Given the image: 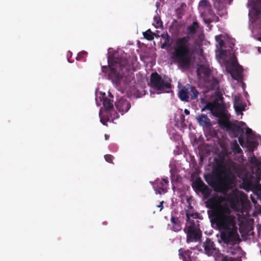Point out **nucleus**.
<instances>
[{
	"mask_svg": "<svg viewBox=\"0 0 261 261\" xmlns=\"http://www.w3.org/2000/svg\"><path fill=\"white\" fill-rule=\"evenodd\" d=\"M242 103L241 96L240 95H235L233 99V106Z\"/></svg>",
	"mask_w": 261,
	"mask_h": 261,
	"instance_id": "nucleus-32",
	"label": "nucleus"
},
{
	"mask_svg": "<svg viewBox=\"0 0 261 261\" xmlns=\"http://www.w3.org/2000/svg\"><path fill=\"white\" fill-rule=\"evenodd\" d=\"M199 221H192L187 225L184 231L187 234V243L198 242L201 240L202 231L199 228Z\"/></svg>",
	"mask_w": 261,
	"mask_h": 261,
	"instance_id": "nucleus-8",
	"label": "nucleus"
},
{
	"mask_svg": "<svg viewBox=\"0 0 261 261\" xmlns=\"http://www.w3.org/2000/svg\"><path fill=\"white\" fill-rule=\"evenodd\" d=\"M228 198L230 202L233 204H236L239 202V191L237 190L232 191L228 195Z\"/></svg>",
	"mask_w": 261,
	"mask_h": 261,
	"instance_id": "nucleus-20",
	"label": "nucleus"
},
{
	"mask_svg": "<svg viewBox=\"0 0 261 261\" xmlns=\"http://www.w3.org/2000/svg\"><path fill=\"white\" fill-rule=\"evenodd\" d=\"M258 50L259 53H261V47H258Z\"/></svg>",
	"mask_w": 261,
	"mask_h": 261,
	"instance_id": "nucleus-43",
	"label": "nucleus"
},
{
	"mask_svg": "<svg viewBox=\"0 0 261 261\" xmlns=\"http://www.w3.org/2000/svg\"><path fill=\"white\" fill-rule=\"evenodd\" d=\"M171 82V79L168 76H164L163 77L158 73L154 72L150 75L149 85L158 91V93H169L172 88Z\"/></svg>",
	"mask_w": 261,
	"mask_h": 261,
	"instance_id": "nucleus-6",
	"label": "nucleus"
},
{
	"mask_svg": "<svg viewBox=\"0 0 261 261\" xmlns=\"http://www.w3.org/2000/svg\"><path fill=\"white\" fill-rule=\"evenodd\" d=\"M222 198L215 196L207 199L206 207L211 209L209 214L211 222L215 224L221 232V239L225 244L234 243L239 239L236 218L231 215V210L225 204H222Z\"/></svg>",
	"mask_w": 261,
	"mask_h": 261,
	"instance_id": "nucleus-1",
	"label": "nucleus"
},
{
	"mask_svg": "<svg viewBox=\"0 0 261 261\" xmlns=\"http://www.w3.org/2000/svg\"><path fill=\"white\" fill-rule=\"evenodd\" d=\"M218 124L222 128H225L231 138L239 137V141L241 145L243 142V135L244 129L240 125L232 123L224 117L220 118L218 120Z\"/></svg>",
	"mask_w": 261,
	"mask_h": 261,
	"instance_id": "nucleus-7",
	"label": "nucleus"
},
{
	"mask_svg": "<svg viewBox=\"0 0 261 261\" xmlns=\"http://www.w3.org/2000/svg\"><path fill=\"white\" fill-rule=\"evenodd\" d=\"M109 96L111 97V98H113V95H112V94L110 92H109Z\"/></svg>",
	"mask_w": 261,
	"mask_h": 261,
	"instance_id": "nucleus-42",
	"label": "nucleus"
},
{
	"mask_svg": "<svg viewBox=\"0 0 261 261\" xmlns=\"http://www.w3.org/2000/svg\"><path fill=\"white\" fill-rule=\"evenodd\" d=\"M246 134L248 137H249L252 135V130L251 128L247 127L246 130Z\"/></svg>",
	"mask_w": 261,
	"mask_h": 261,
	"instance_id": "nucleus-38",
	"label": "nucleus"
},
{
	"mask_svg": "<svg viewBox=\"0 0 261 261\" xmlns=\"http://www.w3.org/2000/svg\"><path fill=\"white\" fill-rule=\"evenodd\" d=\"M169 181L167 178H163L162 180H156L154 186L156 190L159 194H162L167 192Z\"/></svg>",
	"mask_w": 261,
	"mask_h": 261,
	"instance_id": "nucleus-13",
	"label": "nucleus"
},
{
	"mask_svg": "<svg viewBox=\"0 0 261 261\" xmlns=\"http://www.w3.org/2000/svg\"><path fill=\"white\" fill-rule=\"evenodd\" d=\"M238 177L242 179V184L241 187L247 192L251 190L253 187L252 180L253 178L252 175L250 174L247 171H244L240 173H238Z\"/></svg>",
	"mask_w": 261,
	"mask_h": 261,
	"instance_id": "nucleus-9",
	"label": "nucleus"
},
{
	"mask_svg": "<svg viewBox=\"0 0 261 261\" xmlns=\"http://www.w3.org/2000/svg\"><path fill=\"white\" fill-rule=\"evenodd\" d=\"M199 8L200 11H202V15H205L206 11L208 14H211L213 17H215L217 19H219L218 17L216 16L211 9V6L207 0H202L199 4Z\"/></svg>",
	"mask_w": 261,
	"mask_h": 261,
	"instance_id": "nucleus-15",
	"label": "nucleus"
},
{
	"mask_svg": "<svg viewBox=\"0 0 261 261\" xmlns=\"http://www.w3.org/2000/svg\"><path fill=\"white\" fill-rule=\"evenodd\" d=\"M170 221L171 223V230L175 232H178L181 230L182 223L179 218L172 216Z\"/></svg>",
	"mask_w": 261,
	"mask_h": 261,
	"instance_id": "nucleus-17",
	"label": "nucleus"
},
{
	"mask_svg": "<svg viewBox=\"0 0 261 261\" xmlns=\"http://www.w3.org/2000/svg\"><path fill=\"white\" fill-rule=\"evenodd\" d=\"M105 138H106V139L107 140L108 138H109V136L107 135H105Z\"/></svg>",
	"mask_w": 261,
	"mask_h": 261,
	"instance_id": "nucleus-44",
	"label": "nucleus"
},
{
	"mask_svg": "<svg viewBox=\"0 0 261 261\" xmlns=\"http://www.w3.org/2000/svg\"><path fill=\"white\" fill-rule=\"evenodd\" d=\"M232 63L233 69L231 72V75L233 79L240 80L242 77L243 67L238 64L236 58L232 60Z\"/></svg>",
	"mask_w": 261,
	"mask_h": 261,
	"instance_id": "nucleus-11",
	"label": "nucleus"
},
{
	"mask_svg": "<svg viewBox=\"0 0 261 261\" xmlns=\"http://www.w3.org/2000/svg\"><path fill=\"white\" fill-rule=\"evenodd\" d=\"M203 247L205 253L208 256H211L217 252V249L215 247L214 242L208 238L206 239L204 242Z\"/></svg>",
	"mask_w": 261,
	"mask_h": 261,
	"instance_id": "nucleus-14",
	"label": "nucleus"
},
{
	"mask_svg": "<svg viewBox=\"0 0 261 261\" xmlns=\"http://www.w3.org/2000/svg\"><path fill=\"white\" fill-rule=\"evenodd\" d=\"M163 38H164V37H163ZM164 38H165V41L161 45L162 48H165L166 47H170L171 44V43L170 42V40H171L170 36L167 34L166 35V36L164 37Z\"/></svg>",
	"mask_w": 261,
	"mask_h": 261,
	"instance_id": "nucleus-25",
	"label": "nucleus"
},
{
	"mask_svg": "<svg viewBox=\"0 0 261 261\" xmlns=\"http://www.w3.org/2000/svg\"><path fill=\"white\" fill-rule=\"evenodd\" d=\"M252 201L253 202H255V200H254L253 199H252Z\"/></svg>",
	"mask_w": 261,
	"mask_h": 261,
	"instance_id": "nucleus-46",
	"label": "nucleus"
},
{
	"mask_svg": "<svg viewBox=\"0 0 261 261\" xmlns=\"http://www.w3.org/2000/svg\"><path fill=\"white\" fill-rule=\"evenodd\" d=\"M204 16L203 21L205 22V23L207 24V25H209L211 22H213L214 20H216V21H217L218 19H217L216 17H213L211 14H206V13H205V15H203Z\"/></svg>",
	"mask_w": 261,
	"mask_h": 261,
	"instance_id": "nucleus-24",
	"label": "nucleus"
},
{
	"mask_svg": "<svg viewBox=\"0 0 261 261\" xmlns=\"http://www.w3.org/2000/svg\"><path fill=\"white\" fill-rule=\"evenodd\" d=\"M258 40L261 41V36L258 38Z\"/></svg>",
	"mask_w": 261,
	"mask_h": 261,
	"instance_id": "nucleus-45",
	"label": "nucleus"
},
{
	"mask_svg": "<svg viewBox=\"0 0 261 261\" xmlns=\"http://www.w3.org/2000/svg\"><path fill=\"white\" fill-rule=\"evenodd\" d=\"M189 85L184 86L178 92V97L181 101H188L189 96Z\"/></svg>",
	"mask_w": 261,
	"mask_h": 261,
	"instance_id": "nucleus-18",
	"label": "nucleus"
},
{
	"mask_svg": "<svg viewBox=\"0 0 261 261\" xmlns=\"http://www.w3.org/2000/svg\"><path fill=\"white\" fill-rule=\"evenodd\" d=\"M196 120L199 124L201 126L209 127L212 125L211 120L206 115H199L196 117Z\"/></svg>",
	"mask_w": 261,
	"mask_h": 261,
	"instance_id": "nucleus-16",
	"label": "nucleus"
},
{
	"mask_svg": "<svg viewBox=\"0 0 261 261\" xmlns=\"http://www.w3.org/2000/svg\"><path fill=\"white\" fill-rule=\"evenodd\" d=\"M181 117H182L183 118H184L185 116H184L183 115H182L181 116Z\"/></svg>",
	"mask_w": 261,
	"mask_h": 261,
	"instance_id": "nucleus-47",
	"label": "nucleus"
},
{
	"mask_svg": "<svg viewBox=\"0 0 261 261\" xmlns=\"http://www.w3.org/2000/svg\"><path fill=\"white\" fill-rule=\"evenodd\" d=\"M217 168L214 169L212 173L205 175L204 179L215 191L225 195L235 184L236 176L234 172H239V165L231 160L225 162L224 158L217 162Z\"/></svg>",
	"mask_w": 261,
	"mask_h": 261,
	"instance_id": "nucleus-2",
	"label": "nucleus"
},
{
	"mask_svg": "<svg viewBox=\"0 0 261 261\" xmlns=\"http://www.w3.org/2000/svg\"><path fill=\"white\" fill-rule=\"evenodd\" d=\"M105 160L110 163H113V156L111 154H106L105 155Z\"/></svg>",
	"mask_w": 261,
	"mask_h": 261,
	"instance_id": "nucleus-35",
	"label": "nucleus"
},
{
	"mask_svg": "<svg viewBox=\"0 0 261 261\" xmlns=\"http://www.w3.org/2000/svg\"><path fill=\"white\" fill-rule=\"evenodd\" d=\"M214 108V105L211 102H208L203 108H202L201 112H203L206 109L209 110L210 111H212Z\"/></svg>",
	"mask_w": 261,
	"mask_h": 261,
	"instance_id": "nucleus-30",
	"label": "nucleus"
},
{
	"mask_svg": "<svg viewBox=\"0 0 261 261\" xmlns=\"http://www.w3.org/2000/svg\"><path fill=\"white\" fill-rule=\"evenodd\" d=\"M221 261H238V259L227 255H222Z\"/></svg>",
	"mask_w": 261,
	"mask_h": 261,
	"instance_id": "nucleus-31",
	"label": "nucleus"
},
{
	"mask_svg": "<svg viewBox=\"0 0 261 261\" xmlns=\"http://www.w3.org/2000/svg\"><path fill=\"white\" fill-rule=\"evenodd\" d=\"M108 66H102L101 71L107 75L108 79L113 83L119 84L123 76L130 69L126 59L121 57L108 56Z\"/></svg>",
	"mask_w": 261,
	"mask_h": 261,
	"instance_id": "nucleus-4",
	"label": "nucleus"
},
{
	"mask_svg": "<svg viewBox=\"0 0 261 261\" xmlns=\"http://www.w3.org/2000/svg\"><path fill=\"white\" fill-rule=\"evenodd\" d=\"M154 21L156 24V28L158 27V26L161 25L162 24V22L159 17H154Z\"/></svg>",
	"mask_w": 261,
	"mask_h": 261,
	"instance_id": "nucleus-37",
	"label": "nucleus"
},
{
	"mask_svg": "<svg viewBox=\"0 0 261 261\" xmlns=\"http://www.w3.org/2000/svg\"><path fill=\"white\" fill-rule=\"evenodd\" d=\"M143 36L145 39L149 41H151L154 39V34L150 29H148L146 32H144Z\"/></svg>",
	"mask_w": 261,
	"mask_h": 261,
	"instance_id": "nucleus-27",
	"label": "nucleus"
},
{
	"mask_svg": "<svg viewBox=\"0 0 261 261\" xmlns=\"http://www.w3.org/2000/svg\"><path fill=\"white\" fill-rule=\"evenodd\" d=\"M179 255L182 257V259L185 261L186 259V256H188L191 253L189 250L183 251L182 248L178 250Z\"/></svg>",
	"mask_w": 261,
	"mask_h": 261,
	"instance_id": "nucleus-29",
	"label": "nucleus"
},
{
	"mask_svg": "<svg viewBox=\"0 0 261 261\" xmlns=\"http://www.w3.org/2000/svg\"><path fill=\"white\" fill-rule=\"evenodd\" d=\"M233 107L237 112H242L245 109L242 103L236 105V106H233Z\"/></svg>",
	"mask_w": 261,
	"mask_h": 261,
	"instance_id": "nucleus-33",
	"label": "nucleus"
},
{
	"mask_svg": "<svg viewBox=\"0 0 261 261\" xmlns=\"http://www.w3.org/2000/svg\"><path fill=\"white\" fill-rule=\"evenodd\" d=\"M186 221L187 222H189L190 224L191 222L192 221H194L191 219H201L202 218L200 214L197 212L195 213H191L188 211H187L186 213Z\"/></svg>",
	"mask_w": 261,
	"mask_h": 261,
	"instance_id": "nucleus-21",
	"label": "nucleus"
},
{
	"mask_svg": "<svg viewBox=\"0 0 261 261\" xmlns=\"http://www.w3.org/2000/svg\"><path fill=\"white\" fill-rule=\"evenodd\" d=\"M232 150L235 153H240L242 152V150L237 143L234 144L232 147Z\"/></svg>",
	"mask_w": 261,
	"mask_h": 261,
	"instance_id": "nucleus-34",
	"label": "nucleus"
},
{
	"mask_svg": "<svg viewBox=\"0 0 261 261\" xmlns=\"http://www.w3.org/2000/svg\"><path fill=\"white\" fill-rule=\"evenodd\" d=\"M189 89H190V95L191 99H196L199 94L198 91L196 90V89L192 86H189Z\"/></svg>",
	"mask_w": 261,
	"mask_h": 261,
	"instance_id": "nucleus-26",
	"label": "nucleus"
},
{
	"mask_svg": "<svg viewBox=\"0 0 261 261\" xmlns=\"http://www.w3.org/2000/svg\"><path fill=\"white\" fill-rule=\"evenodd\" d=\"M117 110L122 114L124 113L128 112L130 108V102L125 98L121 97L115 103Z\"/></svg>",
	"mask_w": 261,
	"mask_h": 261,
	"instance_id": "nucleus-12",
	"label": "nucleus"
},
{
	"mask_svg": "<svg viewBox=\"0 0 261 261\" xmlns=\"http://www.w3.org/2000/svg\"><path fill=\"white\" fill-rule=\"evenodd\" d=\"M192 187L196 192H200L204 197L208 198L211 194L208 187L203 182L201 178H197L192 184Z\"/></svg>",
	"mask_w": 261,
	"mask_h": 261,
	"instance_id": "nucleus-10",
	"label": "nucleus"
},
{
	"mask_svg": "<svg viewBox=\"0 0 261 261\" xmlns=\"http://www.w3.org/2000/svg\"><path fill=\"white\" fill-rule=\"evenodd\" d=\"M199 27L198 22L194 21L187 28V35L176 39L171 46L172 51L171 57L180 68L188 69L191 64L192 54L189 41L196 33Z\"/></svg>",
	"mask_w": 261,
	"mask_h": 261,
	"instance_id": "nucleus-3",
	"label": "nucleus"
},
{
	"mask_svg": "<svg viewBox=\"0 0 261 261\" xmlns=\"http://www.w3.org/2000/svg\"><path fill=\"white\" fill-rule=\"evenodd\" d=\"M184 113L186 115H189L190 114V111L188 109H185Z\"/></svg>",
	"mask_w": 261,
	"mask_h": 261,
	"instance_id": "nucleus-40",
	"label": "nucleus"
},
{
	"mask_svg": "<svg viewBox=\"0 0 261 261\" xmlns=\"http://www.w3.org/2000/svg\"><path fill=\"white\" fill-rule=\"evenodd\" d=\"M250 163L253 165L255 167H256V172L257 173H261L260 170V162L255 157L254 155H253L252 157L250 158L249 160Z\"/></svg>",
	"mask_w": 261,
	"mask_h": 261,
	"instance_id": "nucleus-23",
	"label": "nucleus"
},
{
	"mask_svg": "<svg viewBox=\"0 0 261 261\" xmlns=\"http://www.w3.org/2000/svg\"><path fill=\"white\" fill-rule=\"evenodd\" d=\"M87 54V52L85 51H83L78 54L77 57H76V60H79L83 58V56L86 55Z\"/></svg>",
	"mask_w": 261,
	"mask_h": 261,
	"instance_id": "nucleus-36",
	"label": "nucleus"
},
{
	"mask_svg": "<svg viewBox=\"0 0 261 261\" xmlns=\"http://www.w3.org/2000/svg\"><path fill=\"white\" fill-rule=\"evenodd\" d=\"M163 203H164V201H162L160 202V204L158 205V207L160 208V211H161L162 210L163 208Z\"/></svg>",
	"mask_w": 261,
	"mask_h": 261,
	"instance_id": "nucleus-39",
	"label": "nucleus"
},
{
	"mask_svg": "<svg viewBox=\"0 0 261 261\" xmlns=\"http://www.w3.org/2000/svg\"><path fill=\"white\" fill-rule=\"evenodd\" d=\"M252 13L256 17L261 13V0H255L253 5Z\"/></svg>",
	"mask_w": 261,
	"mask_h": 261,
	"instance_id": "nucleus-22",
	"label": "nucleus"
},
{
	"mask_svg": "<svg viewBox=\"0 0 261 261\" xmlns=\"http://www.w3.org/2000/svg\"><path fill=\"white\" fill-rule=\"evenodd\" d=\"M99 101H102L103 108L99 112L101 122L105 125L108 121H113L119 117L118 113L115 111L113 100L106 97L105 93L100 92Z\"/></svg>",
	"mask_w": 261,
	"mask_h": 261,
	"instance_id": "nucleus-5",
	"label": "nucleus"
},
{
	"mask_svg": "<svg viewBox=\"0 0 261 261\" xmlns=\"http://www.w3.org/2000/svg\"><path fill=\"white\" fill-rule=\"evenodd\" d=\"M98 96H96V97L95 98V100H96V103L97 105L98 106H99L100 105V103H99V102L98 101Z\"/></svg>",
	"mask_w": 261,
	"mask_h": 261,
	"instance_id": "nucleus-41",
	"label": "nucleus"
},
{
	"mask_svg": "<svg viewBox=\"0 0 261 261\" xmlns=\"http://www.w3.org/2000/svg\"><path fill=\"white\" fill-rule=\"evenodd\" d=\"M222 35H217L215 36V39L217 43H218V47L220 49L224 46V41L222 39Z\"/></svg>",
	"mask_w": 261,
	"mask_h": 261,
	"instance_id": "nucleus-28",
	"label": "nucleus"
},
{
	"mask_svg": "<svg viewBox=\"0 0 261 261\" xmlns=\"http://www.w3.org/2000/svg\"><path fill=\"white\" fill-rule=\"evenodd\" d=\"M211 72L210 69L203 65H200L197 69V74L198 76L202 74L205 77H208L210 76Z\"/></svg>",
	"mask_w": 261,
	"mask_h": 261,
	"instance_id": "nucleus-19",
	"label": "nucleus"
}]
</instances>
